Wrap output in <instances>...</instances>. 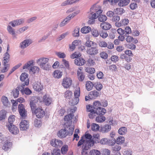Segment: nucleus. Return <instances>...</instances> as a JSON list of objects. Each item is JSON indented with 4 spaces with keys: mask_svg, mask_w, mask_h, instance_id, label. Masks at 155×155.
I'll list each match as a JSON object with an SVG mask.
<instances>
[{
    "mask_svg": "<svg viewBox=\"0 0 155 155\" xmlns=\"http://www.w3.org/2000/svg\"><path fill=\"white\" fill-rule=\"evenodd\" d=\"M9 131L12 134H16L19 132L18 129L17 127L13 124L7 125Z\"/></svg>",
    "mask_w": 155,
    "mask_h": 155,
    "instance_id": "obj_14",
    "label": "nucleus"
},
{
    "mask_svg": "<svg viewBox=\"0 0 155 155\" xmlns=\"http://www.w3.org/2000/svg\"><path fill=\"white\" fill-rule=\"evenodd\" d=\"M43 102L47 105H49L51 103L52 99L49 96L47 95H45L43 98Z\"/></svg>",
    "mask_w": 155,
    "mask_h": 155,
    "instance_id": "obj_23",
    "label": "nucleus"
},
{
    "mask_svg": "<svg viewBox=\"0 0 155 155\" xmlns=\"http://www.w3.org/2000/svg\"><path fill=\"white\" fill-rule=\"evenodd\" d=\"M77 75L79 80L83 81L84 78V74L81 71V70L77 71Z\"/></svg>",
    "mask_w": 155,
    "mask_h": 155,
    "instance_id": "obj_35",
    "label": "nucleus"
},
{
    "mask_svg": "<svg viewBox=\"0 0 155 155\" xmlns=\"http://www.w3.org/2000/svg\"><path fill=\"white\" fill-rule=\"evenodd\" d=\"M63 75L62 72L58 70H55L53 73L54 77L56 78H60Z\"/></svg>",
    "mask_w": 155,
    "mask_h": 155,
    "instance_id": "obj_32",
    "label": "nucleus"
},
{
    "mask_svg": "<svg viewBox=\"0 0 155 155\" xmlns=\"http://www.w3.org/2000/svg\"><path fill=\"white\" fill-rule=\"evenodd\" d=\"M6 117V111L4 110L0 111V121L5 119Z\"/></svg>",
    "mask_w": 155,
    "mask_h": 155,
    "instance_id": "obj_48",
    "label": "nucleus"
},
{
    "mask_svg": "<svg viewBox=\"0 0 155 155\" xmlns=\"http://www.w3.org/2000/svg\"><path fill=\"white\" fill-rule=\"evenodd\" d=\"M78 41L77 40L74 41L72 43V45L71 46L70 45V49L72 51L74 50L75 48V46L78 45Z\"/></svg>",
    "mask_w": 155,
    "mask_h": 155,
    "instance_id": "obj_59",
    "label": "nucleus"
},
{
    "mask_svg": "<svg viewBox=\"0 0 155 155\" xmlns=\"http://www.w3.org/2000/svg\"><path fill=\"white\" fill-rule=\"evenodd\" d=\"M28 76V74L25 73H22L20 76V80L23 82V83L20 86L24 88L25 85L27 86L29 84Z\"/></svg>",
    "mask_w": 155,
    "mask_h": 155,
    "instance_id": "obj_5",
    "label": "nucleus"
},
{
    "mask_svg": "<svg viewBox=\"0 0 155 155\" xmlns=\"http://www.w3.org/2000/svg\"><path fill=\"white\" fill-rule=\"evenodd\" d=\"M111 129V126L108 124H106L101 127V131L105 133L108 132Z\"/></svg>",
    "mask_w": 155,
    "mask_h": 155,
    "instance_id": "obj_26",
    "label": "nucleus"
},
{
    "mask_svg": "<svg viewBox=\"0 0 155 155\" xmlns=\"http://www.w3.org/2000/svg\"><path fill=\"white\" fill-rule=\"evenodd\" d=\"M119 2L118 5L120 7H123L128 5L130 2V0H114V2L116 3Z\"/></svg>",
    "mask_w": 155,
    "mask_h": 155,
    "instance_id": "obj_20",
    "label": "nucleus"
},
{
    "mask_svg": "<svg viewBox=\"0 0 155 155\" xmlns=\"http://www.w3.org/2000/svg\"><path fill=\"white\" fill-rule=\"evenodd\" d=\"M74 3H75L74 0H67L62 2L61 4V6H64L71 5Z\"/></svg>",
    "mask_w": 155,
    "mask_h": 155,
    "instance_id": "obj_37",
    "label": "nucleus"
},
{
    "mask_svg": "<svg viewBox=\"0 0 155 155\" xmlns=\"http://www.w3.org/2000/svg\"><path fill=\"white\" fill-rule=\"evenodd\" d=\"M87 53L91 55H95L98 53V50L97 48L94 47L88 49L86 51Z\"/></svg>",
    "mask_w": 155,
    "mask_h": 155,
    "instance_id": "obj_17",
    "label": "nucleus"
},
{
    "mask_svg": "<svg viewBox=\"0 0 155 155\" xmlns=\"http://www.w3.org/2000/svg\"><path fill=\"white\" fill-rule=\"evenodd\" d=\"M124 32H126V34L124 35L125 36H127V35L130 34L131 33V30L130 28L128 26H127L125 28L124 30Z\"/></svg>",
    "mask_w": 155,
    "mask_h": 155,
    "instance_id": "obj_61",
    "label": "nucleus"
},
{
    "mask_svg": "<svg viewBox=\"0 0 155 155\" xmlns=\"http://www.w3.org/2000/svg\"><path fill=\"white\" fill-rule=\"evenodd\" d=\"M68 134V132L67 131L66 129H61L58 133V136L61 138L65 137Z\"/></svg>",
    "mask_w": 155,
    "mask_h": 155,
    "instance_id": "obj_22",
    "label": "nucleus"
},
{
    "mask_svg": "<svg viewBox=\"0 0 155 155\" xmlns=\"http://www.w3.org/2000/svg\"><path fill=\"white\" fill-rule=\"evenodd\" d=\"M73 116L74 115L71 114L65 116L64 117V120L65 121L71 120L73 118Z\"/></svg>",
    "mask_w": 155,
    "mask_h": 155,
    "instance_id": "obj_56",
    "label": "nucleus"
},
{
    "mask_svg": "<svg viewBox=\"0 0 155 155\" xmlns=\"http://www.w3.org/2000/svg\"><path fill=\"white\" fill-rule=\"evenodd\" d=\"M70 20L67 17L64 18L59 24V26L60 27L64 26L66 25L69 22Z\"/></svg>",
    "mask_w": 155,
    "mask_h": 155,
    "instance_id": "obj_49",
    "label": "nucleus"
},
{
    "mask_svg": "<svg viewBox=\"0 0 155 155\" xmlns=\"http://www.w3.org/2000/svg\"><path fill=\"white\" fill-rule=\"evenodd\" d=\"M87 109L90 112L88 114L89 117L90 118L93 119L95 116V114H97L96 113L95 110L90 109V105L87 106Z\"/></svg>",
    "mask_w": 155,
    "mask_h": 155,
    "instance_id": "obj_24",
    "label": "nucleus"
},
{
    "mask_svg": "<svg viewBox=\"0 0 155 155\" xmlns=\"http://www.w3.org/2000/svg\"><path fill=\"white\" fill-rule=\"evenodd\" d=\"M7 30L10 34L12 35H15V30L10 25H8L7 27Z\"/></svg>",
    "mask_w": 155,
    "mask_h": 155,
    "instance_id": "obj_44",
    "label": "nucleus"
},
{
    "mask_svg": "<svg viewBox=\"0 0 155 155\" xmlns=\"http://www.w3.org/2000/svg\"><path fill=\"white\" fill-rule=\"evenodd\" d=\"M33 87L35 91L38 92H40L43 89V85L38 82L34 83L33 84Z\"/></svg>",
    "mask_w": 155,
    "mask_h": 155,
    "instance_id": "obj_15",
    "label": "nucleus"
},
{
    "mask_svg": "<svg viewBox=\"0 0 155 155\" xmlns=\"http://www.w3.org/2000/svg\"><path fill=\"white\" fill-rule=\"evenodd\" d=\"M101 27L105 30H109L111 28V25L108 23H102L100 24Z\"/></svg>",
    "mask_w": 155,
    "mask_h": 155,
    "instance_id": "obj_31",
    "label": "nucleus"
},
{
    "mask_svg": "<svg viewBox=\"0 0 155 155\" xmlns=\"http://www.w3.org/2000/svg\"><path fill=\"white\" fill-rule=\"evenodd\" d=\"M94 144V142L93 141H86L85 142L82 147V154H86L87 152L86 150L89 149Z\"/></svg>",
    "mask_w": 155,
    "mask_h": 155,
    "instance_id": "obj_4",
    "label": "nucleus"
},
{
    "mask_svg": "<svg viewBox=\"0 0 155 155\" xmlns=\"http://www.w3.org/2000/svg\"><path fill=\"white\" fill-rule=\"evenodd\" d=\"M39 67L36 66L31 67L29 70V72L31 74H35V73H38L39 71Z\"/></svg>",
    "mask_w": 155,
    "mask_h": 155,
    "instance_id": "obj_33",
    "label": "nucleus"
},
{
    "mask_svg": "<svg viewBox=\"0 0 155 155\" xmlns=\"http://www.w3.org/2000/svg\"><path fill=\"white\" fill-rule=\"evenodd\" d=\"M113 142H114V144L116 143L117 144H120L123 143L124 141V138L123 137H119L116 139L112 140Z\"/></svg>",
    "mask_w": 155,
    "mask_h": 155,
    "instance_id": "obj_34",
    "label": "nucleus"
},
{
    "mask_svg": "<svg viewBox=\"0 0 155 155\" xmlns=\"http://www.w3.org/2000/svg\"><path fill=\"white\" fill-rule=\"evenodd\" d=\"M99 116L96 118V120L98 122H102L104 121L105 120V117L103 116L104 114H97Z\"/></svg>",
    "mask_w": 155,
    "mask_h": 155,
    "instance_id": "obj_36",
    "label": "nucleus"
},
{
    "mask_svg": "<svg viewBox=\"0 0 155 155\" xmlns=\"http://www.w3.org/2000/svg\"><path fill=\"white\" fill-rule=\"evenodd\" d=\"M30 105L31 109L32 111H35L36 110V104L35 102L33 101H31L30 102Z\"/></svg>",
    "mask_w": 155,
    "mask_h": 155,
    "instance_id": "obj_60",
    "label": "nucleus"
},
{
    "mask_svg": "<svg viewBox=\"0 0 155 155\" xmlns=\"http://www.w3.org/2000/svg\"><path fill=\"white\" fill-rule=\"evenodd\" d=\"M68 146L67 145L63 146L61 148V153L62 154H65L68 150Z\"/></svg>",
    "mask_w": 155,
    "mask_h": 155,
    "instance_id": "obj_58",
    "label": "nucleus"
},
{
    "mask_svg": "<svg viewBox=\"0 0 155 155\" xmlns=\"http://www.w3.org/2000/svg\"><path fill=\"white\" fill-rule=\"evenodd\" d=\"M72 80L70 78L66 77L63 78L62 85L65 88H67L71 85Z\"/></svg>",
    "mask_w": 155,
    "mask_h": 155,
    "instance_id": "obj_9",
    "label": "nucleus"
},
{
    "mask_svg": "<svg viewBox=\"0 0 155 155\" xmlns=\"http://www.w3.org/2000/svg\"><path fill=\"white\" fill-rule=\"evenodd\" d=\"M18 110L20 116L22 118H25L27 116V111L26 110L24 105L21 104L18 105Z\"/></svg>",
    "mask_w": 155,
    "mask_h": 155,
    "instance_id": "obj_7",
    "label": "nucleus"
},
{
    "mask_svg": "<svg viewBox=\"0 0 155 155\" xmlns=\"http://www.w3.org/2000/svg\"><path fill=\"white\" fill-rule=\"evenodd\" d=\"M24 88L23 87L19 86L17 87L16 89L13 90L11 92V94L12 95L13 97L15 98H17L18 97L19 94V91L21 92L22 91V89Z\"/></svg>",
    "mask_w": 155,
    "mask_h": 155,
    "instance_id": "obj_11",
    "label": "nucleus"
},
{
    "mask_svg": "<svg viewBox=\"0 0 155 155\" xmlns=\"http://www.w3.org/2000/svg\"><path fill=\"white\" fill-rule=\"evenodd\" d=\"M94 44L96 43L90 40H87L85 43V45L87 47H91V46H93Z\"/></svg>",
    "mask_w": 155,
    "mask_h": 155,
    "instance_id": "obj_57",
    "label": "nucleus"
},
{
    "mask_svg": "<svg viewBox=\"0 0 155 155\" xmlns=\"http://www.w3.org/2000/svg\"><path fill=\"white\" fill-rule=\"evenodd\" d=\"M32 42L31 39H26L20 43V47L22 49L25 48L28 46Z\"/></svg>",
    "mask_w": 155,
    "mask_h": 155,
    "instance_id": "obj_16",
    "label": "nucleus"
},
{
    "mask_svg": "<svg viewBox=\"0 0 155 155\" xmlns=\"http://www.w3.org/2000/svg\"><path fill=\"white\" fill-rule=\"evenodd\" d=\"M50 144L52 146L54 147H60L62 145L63 142L61 140H59L54 139L51 140Z\"/></svg>",
    "mask_w": 155,
    "mask_h": 155,
    "instance_id": "obj_10",
    "label": "nucleus"
},
{
    "mask_svg": "<svg viewBox=\"0 0 155 155\" xmlns=\"http://www.w3.org/2000/svg\"><path fill=\"white\" fill-rule=\"evenodd\" d=\"M85 60L82 58H78L74 60L75 64L78 66L83 65L85 63Z\"/></svg>",
    "mask_w": 155,
    "mask_h": 155,
    "instance_id": "obj_25",
    "label": "nucleus"
},
{
    "mask_svg": "<svg viewBox=\"0 0 155 155\" xmlns=\"http://www.w3.org/2000/svg\"><path fill=\"white\" fill-rule=\"evenodd\" d=\"M49 59L48 58L41 57L36 61V63L40 68L45 70H48L51 68V65L48 63Z\"/></svg>",
    "mask_w": 155,
    "mask_h": 155,
    "instance_id": "obj_1",
    "label": "nucleus"
},
{
    "mask_svg": "<svg viewBox=\"0 0 155 155\" xmlns=\"http://www.w3.org/2000/svg\"><path fill=\"white\" fill-rule=\"evenodd\" d=\"M10 55L9 53L6 52L4 54L3 60L2 61V64L4 66L3 68L1 69V72L3 73L7 72L9 69L10 67V64H8L9 60Z\"/></svg>",
    "mask_w": 155,
    "mask_h": 155,
    "instance_id": "obj_2",
    "label": "nucleus"
},
{
    "mask_svg": "<svg viewBox=\"0 0 155 155\" xmlns=\"http://www.w3.org/2000/svg\"><path fill=\"white\" fill-rule=\"evenodd\" d=\"M97 18L98 20L101 22H104L107 19V17L104 15L100 14Z\"/></svg>",
    "mask_w": 155,
    "mask_h": 155,
    "instance_id": "obj_46",
    "label": "nucleus"
},
{
    "mask_svg": "<svg viewBox=\"0 0 155 155\" xmlns=\"http://www.w3.org/2000/svg\"><path fill=\"white\" fill-rule=\"evenodd\" d=\"M99 95V93L97 91L94 90L90 92L89 96L90 99H95Z\"/></svg>",
    "mask_w": 155,
    "mask_h": 155,
    "instance_id": "obj_28",
    "label": "nucleus"
},
{
    "mask_svg": "<svg viewBox=\"0 0 155 155\" xmlns=\"http://www.w3.org/2000/svg\"><path fill=\"white\" fill-rule=\"evenodd\" d=\"M15 116L14 115H12L9 117L8 118V122L9 124L7 125H10L13 124V123L15 120Z\"/></svg>",
    "mask_w": 155,
    "mask_h": 155,
    "instance_id": "obj_55",
    "label": "nucleus"
},
{
    "mask_svg": "<svg viewBox=\"0 0 155 155\" xmlns=\"http://www.w3.org/2000/svg\"><path fill=\"white\" fill-rule=\"evenodd\" d=\"M72 93L71 91L69 90H68L65 92L64 96L66 98L70 99L71 97L72 96Z\"/></svg>",
    "mask_w": 155,
    "mask_h": 155,
    "instance_id": "obj_53",
    "label": "nucleus"
},
{
    "mask_svg": "<svg viewBox=\"0 0 155 155\" xmlns=\"http://www.w3.org/2000/svg\"><path fill=\"white\" fill-rule=\"evenodd\" d=\"M115 12L117 15H122L124 12V10L122 8H117L115 10Z\"/></svg>",
    "mask_w": 155,
    "mask_h": 155,
    "instance_id": "obj_47",
    "label": "nucleus"
},
{
    "mask_svg": "<svg viewBox=\"0 0 155 155\" xmlns=\"http://www.w3.org/2000/svg\"><path fill=\"white\" fill-rule=\"evenodd\" d=\"M20 126L21 130H26L29 127L28 123L26 120H22L20 124Z\"/></svg>",
    "mask_w": 155,
    "mask_h": 155,
    "instance_id": "obj_19",
    "label": "nucleus"
},
{
    "mask_svg": "<svg viewBox=\"0 0 155 155\" xmlns=\"http://www.w3.org/2000/svg\"><path fill=\"white\" fill-rule=\"evenodd\" d=\"M33 60H31L29 61L27 63L25 64L23 67V69H27L29 70L30 69V66L33 64Z\"/></svg>",
    "mask_w": 155,
    "mask_h": 155,
    "instance_id": "obj_40",
    "label": "nucleus"
},
{
    "mask_svg": "<svg viewBox=\"0 0 155 155\" xmlns=\"http://www.w3.org/2000/svg\"><path fill=\"white\" fill-rule=\"evenodd\" d=\"M79 12V11H77L73 13L72 14L69 15L67 17L70 20L71 19L73 18L75 16L78 14Z\"/></svg>",
    "mask_w": 155,
    "mask_h": 155,
    "instance_id": "obj_63",
    "label": "nucleus"
},
{
    "mask_svg": "<svg viewBox=\"0 0 155 155\" xmlns=\"http://www.w3.org/2000/svg\"><path fill=\"white\" fill-rule=\"evenodd\" d=\"M127 132V128L125 127L120 128L118 130V133L121 135L125 134Z\"/></svg>",
    "mask_w": 155,
    "mask_h": 155,
    "instance_id": "obj_43",
    "label": "nucleus"
},
{
    "mask_svg": "<svg viewBox=\"0 0 155 155\" xmlns=\"http://www.w3.org/2000/svg\"><path fill=\"white\" fill-rule=\"evenodd\" d=\"M99 143L103 145H113L114 144V142H113V140L108 139L106 138H103L100 140Z\"/></svg>",
    "mask_w": 155,
    "mask_h": 155,
    "instance_id": "obj_12",
    "label": "nucleus"
},
{
    "mask_svg": "<svg viewBox=\"0 0 155 155\" xmlns=\"http://www.w3.org/2000/svg\"><path fill=\"white\" fill-rule=\"evenodd\" d=\"M93 107H90V109L95 110L96 113L97 114H105L106 112V109L100 107L101 104L99 101H96L93 103Z\"/></svg>",
    "mask_w": 155,
    "mask_h": 155,
    "instance_id": "obj_3",
    "label": "nucleus"
},
{
    "mask_svg": "<svg viewBox=\"0 0 155 155\" xmlns=\"http://www.w3.org/2000/svg\"><path fill=\"white\" fill-rule=\"evenodd\" d=\"M112 18V21L115 23L118 22V21L120 20V17L116 14H114Z\"/></svg>",
    "mask_w": 155,
    "mask_h": 155,
    "instance_id": "obj_54",
    "label": "nucleus"
},
{
    "mask_svg": "<svg viewBox=\"0 0 155 155\" xmlns=\"http://www.w3.org/2000/svg\"><path fill=\"white\" fill-rule=\"evenodd\" d=\"M129 22V20L127 18L122 20L120 22L115 23V25L118 27L127 25Z\"/></svg>",
    "mask_w": 155,
    "mask_h": 155,
    "instance_id": "obj_21",
    "label": "nucleus"
},
{
    "mask_svg": "<svg viewBox=\"0 0 155 155\" xmlns=\"http://www.w3.org/2000/svg\"><path fill=\"white\" fill-rule=\"evenodd\" d=\"M90 155H100L101 153L98 150L94 149L90 151Z\"/></svg>",
    "mask_w": 155,
    "mask_h": 155,
    "instance_id": "obj_52",
    "label": "nucleus"
},
{
    "mask_svg": "<svg viewBox=\"0 0 155 155\" xmlns=\"http://www.w3.org/2000/svg\"><path fill=\"white\" fill-rule=\"evenodd\" d=\"M21 92L22 94L24 93L25 94L27 95H30L32 93V91L28 87H26L24 89L23 88Z\"/></svg>",
    "mask_w": 155,
    "mask_h": 155,
    "instance_id": "obj_41",
    "label": "nucleus"
},
{
    "mask_svg": "<svg viewBox=\"0 0 155 155\" xmlns=\"http://www.w3.org/2000/svg\"><path fill=\"white\" fill-rule=\"evenodd\" d=\"M12 143L8 141H6L2 146V149L5 151H8L12 147Z\"/></svg>",
    "mask_w": 155,
    "mask_h": 155,
    "instance_id": "obj_30",
    "label": "nucleus"
},
{
    "mask_svg": "<svg viewBox=\"0 0 155 155\" xmlns=\"http://www.w3.org/2000/svg\"><path fill=\"white\" fill-rule=\"evenodd\" d=\"M34 112L36 116L38 118L42 117L45 115V113L44 110L40 107L36 109Z\"/></svg>",
    "mask_w": 155,
    "mask_h": 155,
    "instance_id": "obj_18",
    "label": "nucleus"
},
{
    "mask_svg": "<svg viewBox=\"0 0 155 155\" xmlns=\"http://www.w3.org/2000/svg\"><path fill=\"white\" fill-rule=\"evenodd\" d=\"M94 85L91 82L88 81L86 83V88L88 91H90L92 89Z\"/></svg>",
    "mask_w": 155,
    "mask_h": 155,
    "instance_id": "obj_38",
    "label": "nucleus"
},
{
    "mask_svg": "<svg viewBox=\"0 0 155 155\" xmlns=\"http://www.w3.org/2000/svg\"><path fill=\"white\" fill-rule=\"evenodd\" d=\"M99 125L95 123H93L91 125V129L94 131H97L99 129Z\"/></svg>",
    "mask_w": 155,
    "mask_h": 155,
    "instance_id": "obj_45",
    "label": "nucleus"
},
{
    "mask_svg": "<svg viewBox=\"0 0 155 155\" xmlns=\"http://www.w3.org/2000/svg\"><path fill=\"white\" fill-rule=\"evenodd\" d=\"M80 90L79 87H77L74 91V98L72 103L73 105L77 104L79 102V97L80 96Z\"/></svg>",
    "mask_w": 155,
    "mask_h": 155,
    "instance_id": "obj_8",
    "label": "nucleus"
},
{
    "mask_svg": "<svg viewBox=\"0 0 155 155\" xmlns=\"http://www.w3.org/2000/svg\"><path fill=\"white\" fill-rule=\"evenodd\" d=\"M100 135L99 134H94L93 136L92 140L90 141H93L94 143H99Z\"/></svg>",
    "mask_w": 155,
    "mask_h": 155,
    "instance_id": "obj_29",
    "label": "nucleus"
},
{
    "mask_svg": "<svg viewBox=\"0 0 155 155\" xmlns=\"http://www.w3.org/2000/svg\"><path fill=\"white\" fill-rule=\"evenodd\" d=\"M91 32L92 35L94 37H97L99 35L98 31L97 29H93L91 31Z\"/></svg>",
    "mask_w": 155,
    "mask_h": 155,
    "instance_id": "obj_62",
    "label": "nucleus"
},
{
    "mask_svg": "<svg viewBox=\"0 0 155 155\" xmlns=\"http://www.w3.org/2000/svg\"><path fill=\"white\" fill-rule=\"evenodd\" d=\"M2 102L5 106H8L9 102L8 99L7 97L5 96H3L1 99Z\"/></svg>",
    "mask_w": 155,
    "mask_h": 155,
    "instance_id": "obj_42",
    "label": "nucleus"
},
{
    "mask_svg": "<svg viewBox=\"0 0 155 155\" xmlns=\"http://www.w3.org/2000/svg\"><path fill=\"white\" fill-rule=\"evenodd\" d=\"M79 31L80 28H75L72 33L73 36L74 37L79 36Z\"/></svg>",
    "mask_w": 155,
    "mask_h": 155,
    "instance_id": "obj_50",
    "label": "nucleus"
},
{
    "mask_svg": "<svg viewBox=\"0 0 155 155\" xmlns=\"http://www.w3.org/2000/svg\"><path fill=\"white\" fill-rule=\"evenodd\" d=\"M51 153L52 155H60V150L59 149H54Z\"/></svg>",
    "mask_w": 155,
    "mask_h": 155,
    "instance_id": "obj_64",
    "label": "nucleus"
},
{
    "mask_svg": "<svg viewBox=\"0 0 155 155\" xmlns=\"http://www.w3.org/2000/svg\"><path fill=\"white\" fill-rule=\"evenodd\" d=\"M98 17V15L96 14L93 11L90 10V12L88 15V18L91 20H94L96 19Z\"/></svg>",
    "mask_w": 155,
    "mask_h": 155,
    "instance_id": "obj_27",
    "label": "nucleus"
},
{
    "mask_svg": "<svg viewBox=\"0 0 155 155\" xmlns=\"http://www.w3.org/2000/svg\"><path fill=\"white\" fill-rule=\"evenodd\" d=\"M90 9L91 11H93L98 15L101 14L103 12L101 6L100 5H97V4H94Z\"/></svg>",
    "mask_w": 155,
    "mask_h": 155,
    "instance_id": "obj_6",
    "label": "nucleus"
},
{
    "mask_svg": "<svg viewBox=\"0 0 155 155\" xmlns=\"http://www.w3.org/2000/svg\"><path fill=\"white\" fill-rule=\"evenodd\" d=\"M91 30V28L90 27L84 26L81 28V31L83 33L86 34L89 32Z\"/></svg>",
    "mask_w": 155,
    "mask_h": 155,
    "instance_id": "obj_39",
    "label": "nucleus"
},
{
    "mask_svg": "<svg viewBox=\"0 0 155 155\" xmlns=\"http://www.w3.org/2000/svg\"><path fill=\"white\" fill-rule=\"evenodd\" d=\"M24 22V20L21 19H17L11 21L9 23V25H10L12 27H14L16 26L22 24Z\"/></svg>",
    "mask_w": 155,
    "mask_h": 155,
    "instance_id": "obj_13",
    "label": "nucleus"
},
{
    "mask_svg": "<svg viewBox=\"0 0 155 155\" xmlns=\"http://www.w3.org/2000/svg\"><path fill=\"white\" fill-rule=\"evenodd\" d=\"M94 86L96 89L98 91H100L103 87L102 84L100 82H97L95 83Z\"/></svg>",
    "mask_w": 155,
    "mask_h": 155,
    "instance_id": "obj_51",
    "label": "nucleus"
}]
</instances>
